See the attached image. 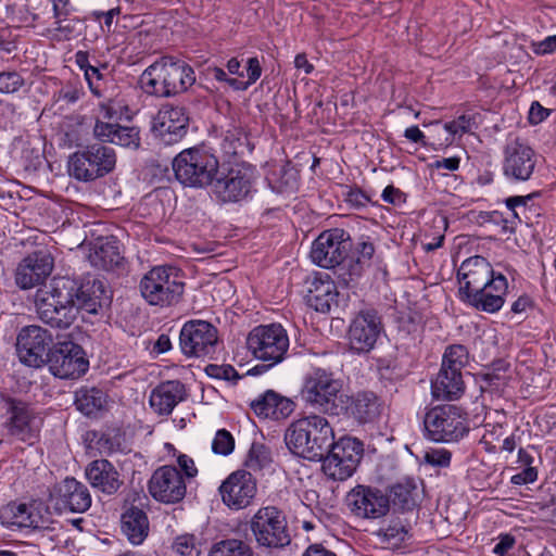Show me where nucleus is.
I'll list each match as a JSON object with an SVG mask.
<instances>
[{
    "label": "nucleus",
    "mask_w": 556,
    "mask_h": 556,
    "mask_svg": "<svg viewBox=\"0 0 556 556\" xmlns=\"http://www.w3.org/2000/svg\"><path fill=\"white\" fill-rule=\"evenodd\" d=\"M92 266L101 269H112L117 266L122 256L119 249L114 240L105 239L93 243L88 255Z\"/></svg>",
    "instance_id": "obj_35"
},
{
    "label": "nucleus",
    "mask_w": 556,
    "mask_h": 556,
    "mask_svg": "<svg viewBox=\"0 0 556 556\" xmlns=\"http://www.w3.org/2000/svg\"><path fill=\"white\" fill-rule=\"evenodd\" d=\"M329 453L323 457V471L336 481H344L353 476L363 457V443L351 437L332 442Z\"/></svg>",
    "instance_id": "obj_9"
},
{
    "label": "nucleus",
    "mask_w": 556,
    "mask_h": 556,
    "mask_svg": "<svg viewBox=\"0 0 556 556\" xmlns=\"http://www.w3.org/2000/svg\"><path fill=\"white\" fill-rule=\"evenodd\" d=\"M532 199L531 194L515 195L505 200L507 208L511 212V219H505L503 230L505 232H513L517 223L521 222V215L527 211V203Z\"/></svg>",
    "instance_id": "obj_42"
},
{
    "label": "nucleus",
    "mask_w": 556,
    "mask_h": 556,
    "mask_svg": "<svg viewBox=\"0 0 556 556\" xmlns=\"http://www.w3.org/2000/svg\"><path fill=\"white\" fill-rule=\"evenodd\" d=\"M507 289L506 277L501 273H494L482 290L472 295L468 304L483 312L495 313L503 307Z\"/></svg>",
    "instance_id": "obj_26"
},
{
    "label": "nucleus",
    "mask_w": 556,
    "mask_h": 556,
    "mask_svg": "<svg viewBox=\"0 0 556 556\" xmlns=\"http://www.w3.org/2000/svg\"><path fill=\"white\" fill-rule=\"evenodd\" d=\"M538 479L536 468H525L522 471L514 475L510 482L515 485L533 483Z\"/></svg>",
    "instance_id": "obj_56"
},
{
    "label": "nucleus",
    "mask_w": 556,
    "mask_h": 556,
    "mask_svg": "<svg viewBox=\"0 0 556 556\" xmlns=\"http://www.w3.org/2000/svg\"><path fill=\"white\" fill-rule=\"evenodd\" d=\"M122 531L134 545L141 544L148 535V517L141 509L130 508L122 516Z\"/></svg>",
    "instance_id": "obj_36"
},
{
    "label": "nucleus",
    "mask_w": 556,
    "mask_h": 556,
    "mask_svg": "<svg viewBox=\"0 0 556 556\" xmlns=\"http://www.w3.org/2000/svg\"><path fill=\"white\" fill-rule=\"evenodd\" d=\"M109 300L101 281L78 286L67 277H55L46 290L36 294L37 313L42 321L56 328H66L79 309L96 314Z\"/></svg>",
    "instance_id": "obj_1"
},
{
    "label": "nucleus",
    "mask_w": 556,
    "mask_h": 556,
    "mask_svg": "<svg viewBox=\"0 0 556 556\" xmlns=\"http://www.w3.org/2000/svg\"><path fill=\"white\" fill-rule=\"evenodd\" d=\"M24 79L16 72H0V93H13L21 89Z\"/></svg>",
    "instance_id": "obj_53"
},
{
    "label": "nucleus",
    "mask_w": 556,
    "mask_h": 556,
    "mask_svg": "<svg viewBox=\"0 0 556 556\" xmlns=\"http://www.w3.org/2000/svg\"><path fill=\"white\" fill-rule=\"evenodd\" d=\"M345 201L354 207H364L369 202V198L359 189H351L346 192Z\"/></svg>",
    "instance_id": "obj_58"
},
{
    "label": "nucleus",
    "mask_w": 556,
    "mask_h": 556,
    "mask_svg": "<svg viewBox=\"0 0 556 556\" xmlns=\"http://www.w3.org/2000/svg\"><path fill=\"white\" fill-rule=\"evenodd\" d=\"M536 164L534 151L527 144L515 141L504 152L503 174L509 181H527L532 176Z\"/></svg>",
    "instance_id": "obj_23"
},
{
    "label": "nucleus",
    "mask_w": 556,
    "mask_h": 556,
    "mask_svg": "<svg viewBox=\"0 0 556 556\" xmlns=\"http://www.w3.org/2000/svg\"><path fill=\"white\" fill-rule=\"evenodd\" d=\"M113 144L129 149H138L140 146V132L137 127L118 124L117 131L112 140Z\"/></svg>",
    "instance_id": "obj_47"
},
{
    "label": "nucleus",
    "mask_w": 556,
    "mask_h": 556,
    "mask_svg": "<svg viewBox=\"0 0 556 556\" xmlns=\"http://www.w3.org/2000/svg\"><path fill=\"white\" fill-rule=\"evenodd\" d=\"M250 407L260 418L279 420L292 414L294 403L274 390H267L254 399Z\"/></svg>",
    "instance_id": "obj_28"
},
{
    "label": "nucleus",
    "mask_w": 556,
    "mask_h": 556,
    "mask_svg": "<svg viewBox=\"0 0 556 556\" xmlns=\"http://www.w3.org/2000/svg\"><path fill=\"white\" fill-rule=\"evenodd\" d=\"M41 419L24 403L11 406L9 431L17 439L33 444L38 437Z\"/></svg>",
    "instance_id": "obj_29"
},
{
    "label": "nucleus",
    "mask_w": 556,
    "mask_h": 556,
    "mask_svg": "<svg viewBox=\"0 0 556 556\" xmlns=\"http://www.w3.org/2000/svg\"><path fill=\"white\" fill-rule=\"evenodd\" d=\"M218 493L222 502L231 510L250 506L257 494V481L250 471L238 469L220 483Z\"/></svg>",
    "instance_id": "obj_12"
},
{
    "label": "nucleus",
    "mask_w": 556,
    "mask_h": 556,
    "mask_svg": "<svg viewBox=\"0 0 556 556\" xmlns=\"http://www.w3.org/2000/svg\"><path fill=\"white\" fill-rule=\"evenodd\" d=\"M48 509L38 501L11 502L0 508V522L10 530L38 529L48 523Z\"/></svg>",
    "instance_id": "obj_13"
},
{
    "label": "nucleus",
    "mask_w": 556,
    "mask_h": 556,
    "mask_svg": "<svg viewBox=\"0 0 556 556\" xmlns=\"http://www.w3.org/2000/svg\"><path fill=\"white\" fill-rule=\"evenodd\" d=\"M117 127L118 123L97 118L93 126V136L101 142L112 143Z\"/></svg>",
    "instance_id": "obj_52"
},
{
    "label": "nucleus",
    "mask_w": 556,
    "mask_h": 556,
    "mask_svg": "<svg viewBox=\"0 0 556 556\" xmlns=\"http://www.w3.org/2000/svg\"><path fill=\"white\" fill-rule=\"evenodd\" d=\"M210 556H253V552L243 541L231 539L214 544Z\"/></svg>",
    "instance_id": "obj_44"
},
{
    "label": "nucleus",
    "mask_w": 556,
    "mask_h": 556,
    "mask_svg": "<svg viewBox=\"0 0 556 556\" xmlns=\"http://www.w3.org/2000/svg\"><path fill=\"white\" fill-rule=\"evenodd\" d=\"M235 448V439L226 429H219L212 441V451L216 455L227 456Z\"/></svg>",
    "instance_id": "obj_51"
},
{
    "label": "nucleus",
    "mask_w": 556,
    "mask_h": 556,
    "mask_svg": "<svg viewBox=\"0 0 556 556\" xmlns=\"http://www.w3.org/2000/svg\"><path fill=\"white\" fill-rule=\"evenodd\" d=\"M75 406L86 416H91L104 408L106 394L96 387H81L75 392Z\"/></svg>",
    "instance_id": "obj_39"
},
{
    "label": "nucleus",
    "mask_w": 556,
    "mask_h": 556,
    "mask_svg": "<svg viewBox=\"0 0 556 556\" xmlns=\"http://www.w3.org/2000/svg\"><path fill=\"white\" fill-rule=\"evenodd\" d=\"M288 448L302 458L321 460L334 440V432L327 418L309 415L293 421L286 432Z\"/></svg>",
    "instance_id": "obj_2"
},
{
    "label": "nucleus",
    "mask_w": 556,
    "mask_h": 556,
    "mask_svg": "<svg viewBox=\"0 0 556 556\" xmlns=\"http://www.w3.org/2000/svg\"><path fill=\"white\" fill-rule=\"evenodd\" d=\"M262 75V67L257 58H250L248 60L247 67V80H240L238 78L229 79L228 85L236 90H247L253 85Z\"/></svg>",
    "instance_id": "obj_50"
},
{
    "label": "nucleus",
    "mask_w": 556,
    "mask_h": 556,
    "mask_svg": "<svg viewBox=\"0 0 556 556\" xmlns=\"http://www.w3.org/2000/svg\"><path fill=\"white\" fill-rule=\"evenodd\" d=\"M351 243L343 229L333 228L321 232L313 242L311 260L323 268H333L345 260Z\"/></svg>",
    "instance_id": "obj_11"
},
{
    "label": "nucleus",
    "mask_w": 556,
    "mask_h": 556,
    "mask_svg": "<svg viewBox=\"0 0 556 556\" xmlns=\"http://www.w3.org/2000/svg\"><path fill=\"white\" fill-rule=\"evenodd\" d=\"M443 127L451 137L446 138V144H452L456 137L460 138L463 135L472 131L475 127V121L471 116L464 114L452 122L445 123Z\"/></svg>",
    "instance_id": "obj_45"
},
{
    "label": "nucleus",
    "mask_w": 556,
    "mask_h": 556,
    "mask_svg": "<svg viewBox=\"0 0 556 556\" xmlns=\"http://www.w3.org/2000/svg\"><path fill=\"white\" fill-rule=\"evenodd\" d=\"M50 501L59 510L84 513L91 506V495L88 488L75 478H65L53 485Z\"/></svg>",
    "instance_id": "obj_22"
},
{
    "label": "nucleus",
    "mask_w": 556,
    "mask_h": 556,
    "mask_svg": "<svg viewBox=\"0 0 556 556\" xmlns=\"http://www.w3.org/2000/svg\"><path fill=\"white\" fill-rule=\"evenodd\" d=\"M464 391L465 383L462 374L440 369L437 377L431 381V393L437 400H457Z\"/></svg>",
    "instance_id": "obj_34"
},
{
    "label": "nucleus",
    "mask_w": 556,
    "mask_h": 556,
    "mask_svg": "<svg viewBox=\"0 0 556 556\" xmlns=\"http://www.w3.org/2000/svg\"><path fill=\"white\" fill-rule=\"evenodd\" d=\"M255 170L250 165L230 168L213 184V192L222 202H239L247 199L253 191Z\"/></svg>",
    "instance_id": "obj_14"
},
{
    "label": "nucleus",
    "mask_w": 556,
    "mask_h": 556,
    "mask_svg": "<svg viewBox=\"0 0 556 556\" xmlns=\"http://www.w3.org/2000/svg\"><path fill=\"white\" fill-rule=\"evenodd\" d=\"M139 290L148 304L164 307L180 300L184 282L176 268L155 266L143 275L139 282Z\"/></svg>",
    "instance_id": "obj_5"
},
{
    "label": "nucleus",
    "mask_w": 556,
    "mask_h": 556,
    "mask_svg": "<svg viewBox=\"0 0 556 556\" xmlns=\"http://www.w3.org/2000/svg\"><path fill=\"white\" fill-rule=\"evenodd\" d=\"M338 290L329 275H318L309 281L307 303L315 311L327 313L336 304Z\"/></svg>",
    "instance_id": "obj_32"
},
{
    "label": "nucleus",
    "mask_w": 556,
    "mask_h": 556,
    "mask_svg": "<svg viewBox=\"0 0 556 556\" xmlns=\"http://www.w3.org/2000/svg\"><path fill=\"white\" fill-rule=\"evenodd\" d=\"M81 90L74 87L67 86L60 91V99L66 101L67 103H75L80 99Z\"/></svg>",
    "instance_id": "obj_64"
},
{
    "label": "nucleus",
    "mask_w": 556,
    "mask_h": 556,
    "mask_svg": "<svg viewBox=\"0 0 556 556\" xmlns=\"http://www.w3.org/2000/svg\"><path fill=\"white\" fill-rule=\"evenodd\" d=\"M123 114V106L116 100H105L99 104V115L97 118L114 122Z\"/></svg>",
    "instance_id": "obj_54"
},
{
    "label": "nucleus",
    "mask_w": 556,
    "mask_h": 556,
    "mask_svg": "<svg viewBox=\"0 0 556 556\" xmlns=\"http://www.w3.org/2000/svg\"><path fill=\"white\" fill-rule=\"evenodd\" d=\"M494 273L491 264L482 256L465 260L457 274L462 299L469 303L472 295L482 290Z\"/></svg>",
    "instance_id": "obj_24"
},
{
    "label": "nucleus",
    "mask_w": 556,
    "mask_h": 556,
    "mask_svg": "<svg viewBox=\"0 0 556 556\" xmlns=\"http://www.w3.org/2000/svg\"><path fill=\"white\" fill-rule=\"evenodd\" d=\"M149 494L163 504H176L184 500L187 485L181 472L174 466H161L148 482Z\"/></svg>",
    "instance_id": "obj_15"
},
{
    "label": "nucleus",
    "mask_w": 556,
    "mask_h": 556,
    "mask_svg": "<svg viewBox=\"0 0 556 556\" xmlns=\"http://www.w3.org/2000/svg\"><path fill=\"white\" fill-rule=\"evenodd\" d=\"M468 363V352L463 345L448 346L443 355L441 369L454 374H462V369Z\"/></svg>",
    "instance_id": "obj_43"
},
{
    "label": "nucleus",
    "mask_w": 556,
    "mask_h": 556,
    "mask_svg": "<svg viewBox=\"0 0 556 556\" xmlns=\"http://www.w3.org/2000/svg\"><path fill=\"white\" fill-rule=\"evenodd\" d=\"M428 439L434 442H457L469 430L464 412L455 405H438L425 416Z\"/></svg>",
    "instance_id": "obj_7"
},
{
    "label": "nucleus",
    "mask_w": 556,
    "mask_h": 556,
    "mask_svg": "<svg viewBox=\"0 0 556 556\" xmlns=\"http://www.w3.org/2000/svg\"><path fill=\"white\" fill-rule=\"evenodd\" d=\"M51 334L39 326L23 328L16 342L20 361L34 368L45 364L51 344Z\"/></svg>",
    "instance_id": "obj_20"
},
{
    "label": "nucleus",
    "mask_w": 556,
    "mask_h": 556,
    "mask_svg": "<svg viewBox=\"0 0 556 556\" xmlns=\"http://www.w3.org/2000/svg\"><path fill=\"white\" fill-rule=\"evenodd\" d=\"M379 541L389 548H399L410 539V526L401 518L391 519L388 525L381 527L377 532Z\"/></svg>",
    "instance_id": "obj_38"
},
{
    "label": "nucleus",
    "mask_w": 556,
    "mask_h": 556,
    "mask_svg": "<svg viewBox=\"0 0 556 556\" xmlns=\"http://www.w3.org/2000/svg\"><path fill=\"white\" fill-rule=\"evenodd\" d=\"M218 168L217 157L198 148L185 149L173 160L176 179L181 185L191 188H204L213 184Z\"/></svg>",
    "instance_id": "obj_3"
},
{
    "label": "nucleus",
    "mask_w": 556,
    "mask_h": 556,
    "mask_svg": "<svg viewBox=\"0 0 556 556\" xmlns=\"http://www.w3.org/2000/svg\"><path fill=\"white\" fill-rule=\"evenodd\" d=\"M357 252L359 256L354 263L350 265L349 279L343 278V280L346 283L353 281L354 278L359 277L362 275L364 266L369 262V260L374 255V244L370 242H361L357 247Z\"/></svg>",
    "instance_id": "obj_46"
},
{
    "label": "nucleus",
    "mask_w": 556,
    "mask_h": 556,
    "mask_svg": "<svg viewBox=\"0 0 556 556\" xmlns=\"http://www.w3.org/2000/svg\"><path fill=\"white\" fill-rule=\"evenodd\" d=\"M173 551L179 556H199L201 546L192 534H181L175 538Z\"/></svg>",
    "instance_id": "obj_49"
},
{
    "label": "nucleus",
    "mask_w": 556,
    "mask_h": 556,
    "mask_svg": "<svg viewBox=\"0 0 556 556\" xmlns=\"http://www.w3.org/2000/svg\"><path fill=\"white\" fill-rule=\"evenodd\" d=\"M162 61L170 96L186 91L194 84V71L185 61L172 56H164Z\"/></svg>",
    "instance_id": "obj_33"
},
{
    "label": "nucleus",
    "mask_w": 556,
    "mask_h": 556,
    "mask_svg": "<svg viewBox=\"0 0 556 556\" xmlns=\"http://www.w3.org/2000/svg\"><path fill=\"white\" fill-rule=\"evenodd\" d=\"M302 397L309 405L332 415L342 414L345 407L342 382L320 368L305 377Z\"/></svg>",
    "instance_id": "obj_4"
},
{
    "label": "nucleus",
    "mask_w": 556,
    "mask_h": 556,
    "mask_svg": "<svg viewBox=\"0 0 556 556\" xmlns=\"http://www.w3.org/2000/svg\"><path fill=\"white\" fill-rule=\"evenodd\" d=\"M271 464L269 450L261 444L253 443L244 458L243 466L247 471L260 472Z\"/></svg>",
    "instance_id": "obj_41"
},
{
    "label": "nucleus",
    "mask_w": 556,
    "mask_h": 556,
    "mask_svg": "<svg viewBox=\"0 0 556 556\" xmlns=\"http://www.w3.org/2000/svg\"><path fill=\"white\" fill-rule=\"evenodd\" d=\"M187 397V390L179 380H167L154 388L150 394V406L160 416L169 415Z\"/></svg>",
    "instance_id": "obj_27"
},
{
    "label": "nucleus",
    "mask_w": 556,
    "mask_h": 556,
    "mask_svg": "<svg viewBox=\"0 0 556 556\" xmlns=\"http://www.w3.org/2000/svg\"><path fill=\"white\" fill-rule=\"evenodd\" d=\"M143 91L156 97H170L162 59L151 64L140 76Z\"/></svg>",
    "instance_id": "obj_37"
},
{
    "label": "nucleus",
    "mask_w": 556,
    "mask_h": 556,
    "mask_svg": "<svg viewBox=\"0 0 556 556\" xmlns=\"http://www.w3.org/2000/svg\"><path fill=\"white\" fill-rule=\"evenodd\" d=\"M446 229V217L443 215H434L430 224L426 225L424 241L421 242L422 249L427 252H431L441 248L445 238Z\"/></svg>",
    "instance_id": "obj_40"
},
{
    "label": "nucleus",
    "mask_w": 556,
    "mask_h": 556,
    "mask_svg": "<svg viewBox=\"0 0 556 556\" xmlns=\"http://www.w3.org/2000/svg\"><path fill=\"white\" fill-rule=\"evenodd\" d=\"M189 123L184 108L163 105L151 123V131L164 144H174L187 134Z\"/></svg>",
    "instance_id": "obj_21"
},
{
    "label": "nucleus",
    "mask_w": 556,
    "mask_h": 556,
    "mask_svg": "<svg viewBox=\"0 0 556 556\" xmlns=\"http://www.w3.org/2000/svg\"><path fill=\"white\" fill-rule=\"evenodd\" d=\"M381 331V323L376 312L363 311L350 326V346L357 353L369 352Z\"/></svg>",
    "instance_id": "obj_25"
},
{
    "label": "nucleus",
    "mask_w": 556,
    "mask_h": 556,
    "mask_svg": "<svg viewBox=\"0 0 556 556\" xmlns=\"http://www.w3.org/2000/svg\"><path fill=\"white\" fill-rule=\"evenodd\" d=\"M250 528L261 546L282 547L290 543L286 519L274 506L260 508L252 517Z\"/></svg>",
    "instance_id": "obj_10"
},
{
    "label": "nucleus",
    "mask_w": 556,
    "mask_h": 556,
    "mask_svg": "<svg viewBox=\"0 0 556 556\" xmlns=\"http://www.w3.org/2000/svg\"><path fill=\"white\" fill-rule=\"evenodd\" d=\"M497 540L498 542L493 547V553L498 556H504L516 543L515 538L508 533L500 534Z\"/></svg>",
    "instance_id": "obj_57"
},
{
    "label": "nucleus",
    "mask_w": 556,
    "mask_h": 556,
    "mask_svg": "<svg viewBox=\"0 0 556 556\" xmlns=\"http://www.w3.org/2000/svg\"><path fill=\"white\" fill-rule=\"evenodd\" d=\"M85 78L89 85V88L90 90L99 96V90H98V81L102 78V75L99 71V68L94 67V66H91L89 70H87L85 73Z\"/></svg>",
    "instance_id": "obj_62"
},
{
    "label": "nucleus",
    "mask_w": 556,
    "mask_h": 556,
    "mask_svg": "<svg viewBox=\"0 0 556 556\" xmlns=\"http://www.w3.org/2000/svg\"><path fill=\"white\" fill-rule=\"evenodd\" d=\"M556 50V35L548 36L545 39L533 45V51L536 54H548Z\"/></svg>",
    "instance_id": "obj_60"
},
{
    "label": "nucleus",
    "mask_w": 556,
    "mask_h": 556,
    "mask_svg": "<svg viewBox=\"0 0 556 556\" xmlns=\"http://www.w3.org/2000/svg\"><path fill=\"white\" fill-rule=\"evenodd\" d=\"M180 348L185 355L203 357L212 354L217 343L216 328L204 320H191L180 331Z\"/></svg>",
    "instance_id": "obj_17"
},
{
    "label": "nucleus",
    "mask_w": 556,
    "mask_h": 556,
    "mask_svg": "<svg viewBox=\"0 0 556 556\" xmlns=\"http://www.w3.org/2000/svg\"><path fill=\"white\" fill-rule=\"evenodd\" d=\"M549 115L547 109L543 108L539 102H533L529 110V121L531 124H540Z\"/></svg>",
    "instance_id": "obj_59"
},
{
    "label": "nucleus",
    "mask_w": 556,
    "mask_h": 556,
    "mask_svg": "<svg viewBox=\"0 0 556 556\" xmlns=\"http://www.w3.org/2000/svg\"><path fill=\"white\" fill-rule=\"evenodd\" d=\"M451 453L445 448H433L426 453L427 464L438 467H447L451 463Z\"/></svg>",
    "instance_id": "obj_55"
},
{
    "label": "nucleus",
    "mask_w": 556,
    "mask_h": 556,
    "mask_svg": "<svg viewBox=\"0 0 556 556\" xmlns=\"http://www.w3.org/2000/svg\"><path fill=\"white\" fill-rule=\"evenodd\" d=\"M177 462L187 478H194L198 475L195 464L188 455H179Z\"/></svg>",
    "instance_id": "obj_61"
},
{
    "label": "nucleus",
    "mask_w": 556,
    "mask_h": 556,
    "mask_svg": "<svg viewBox=\"0 0 556 556\" xmlns=\"http://www.w3.org/2000/svg\"><path fill=\"white\" fill-rule=\"evenodd\" d=\"M116 165L115 151L94 143L68 157L67 172L78 181H92L111 173Z\"/></svg>",
    "instance_id": "obj_6"
},
{
    "label": "nucleus",
    "mask_w": 556,
    "mask_h": 556,
    "mask_svg": "<svg viewBox=\"0 0 556 556\" xmlns=\"http://www.w3.org/2000/svg\"><path fill=\"white\" fill-rule=\"evenodd\" d=\"M247 346L255 358L274 366L283 359L289 349V337L281 325H261L249 333Z\"/></svg>",
    "instance_id": "obj_8"
},
{
    "label": "nucleus",
    "mask_w": 556,
    "mask_h": 556,
    "mask_svg": "<svg viewBox=\"0 0 556 556\" xmlns=\"http://www.w3.org/2000/svg\"><path fill=\"white\" fill-rule=\"evenodd\" d=\"M346 504L358 518L378 519L389 511L390 498L379 489L356 485L348 493Z\"/></svg>",
    "instance_id": "obj_18"
},
{
    "label": "nucleus",
    "mask_w": 556,
    "mask_h": 556,
    "mask_svg": "<svg viewBox=\"0 0 556 556\" xmlns=\"http://www.w3.org/2000/svg\"><path fill=\"white\" fill-rule=\"evenodd\" d=\"M54 267V260L47 250H37L23 257L16 265L14 278L22 290L33 289L46 281Z\"/></svg>",
    "instance_id": "obj_16"
},
{
    "label": "nucleus",
    "mask_w": 556,
    "mask_h": 556,
    "mask_svg": "<svg viewBox=\"0 0 556 556\" xmlns=\"http://www.w3.org/2000/svg\"><path fill=\"white\" fill-rule=\"evenodd\" d=\"M345 407L342 414L354 417L358 422H374L383 412V404L372 392L358 393L354 397H344Z\"/></svg>",
    "instance_id": "obj_30"
},
{
    "label": "nucleus",
    "mask_w": 556,
    "mask_h": 556,
    "mask_svg": "<svg viewBox=\"0 0 556 556\" xmlns=\"http://www.w3.org/2000/svg\"><path fill=\"white\" fill-rule=\"evenodd\" d=\"M89 367L84 350L74 342L59 343L49 358V368L53 376L61 379H76Z\"/></svg>",
    "instance_id": "obj_19"
},
{
    "label": "nucleus",
    "mask_w": 556,
    "mask_h": 556,
    "mask_svg": "<svg viewBox=\"0 0 556 556\" xmlns=\"http://www.w3.org/2000/svg\"><path fill=\"white\" fill-rule=\"evenodd\" d=\"M415 488L410 484L399 483L391 489L392 502L394 506L403 510H408L415 506Z\"/></svg>",
    "instance_id": "obj_48"
},
{
    "label": "nucleus",
    "mask_w": 556,
    "mask_h": 556,
    "mask_svg": "<svg viewBox=\"0 0 556 556\" xmlns=\"http://www.w3.org/2000/svg\"><path fill=\"white\" fill-rule=\"evenodd\" d=\"M86 478L92 488L105 494H114L123 481L117 469L106 459H97L86 468Z\"/></svg>",
    "instance_id": "obj_31"
},
{
    "label": "nucleus",
    "mask_w": 556,
    "mask_h": 556,
    "mask_svg": "<svg viewBox=\"0 0 556 556\" xmlns=\"http://www.w3.org/2000/svg\"><path fill=\"white\" fill-rule=\"evenodd\" d=\"M402 192L393 186H387L381 194L384 202L390 204H397L402 202Z\"/></svg>",
    "instance_id": "obj_63"
}]
</instances>
